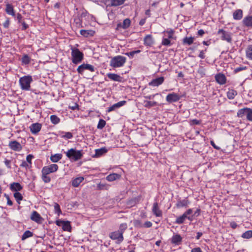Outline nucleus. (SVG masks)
I'll return each mask as SVG.
<instances>
[{
    "instance_id": "f257e3e1",
    "label": "nucleus",
    "mask_w": 252,
    "mask_h": 252,
    "mask_svg": "<svg viewBox=\"0 0 252 252\" xmlns=\"http://www.w3.org/2000/svg\"><path fill=\"white\" fill-rule=\"evenodd\" d=\"M33 79L31 75H25L20 78L19 82L22 90L29 91L31 89V84Z\"/></svg>"
},
{
    "instance_id": "f03ea898",
    "label": "nucleus",
    "mask_w": 252,
    "mask_h": 252,
    "mask_svg": "<svg viewBox=\"0 0 252 252\" xmlns=\"http://www.w3.org/2000/svg\"><path fill=\"white\" fill-rule=\"evenodd\" d=\"M71 50L72 63L75 64L80 63L84 59V54L75 47H71Z\"/></svg>"
},
{
    "instance_id": "7ed1b4c3",
    "label": "nucleus",
    "mask_w": 252,
    "mask_h": 252,
    "mask_svg": "<svg viewBox=\"0 0 252 252\" xmlns=\"http://www.w3.org/2000/svg\"><path fill=\"white\" fill-rule=\"evenodd\" d=\"M82 150H76L71 148L65 152L66 157L71 160L77 161L83 157Z\"/></svg>"
},
{
    "instance_id": "20e7f679",
    "label": "nucleus",
    "mask_w": 252,
    "mask_h": 252,
    "mask_svg": "<svg viewBox=\"0 0 252 252\" xmlns=\"http://www.w3.org/2000/svg\"><path fill=\"white\" fill-rule=\"evenodd\" d=\"M126 58L118 55L113 57L110 61V65L114 68L123 66L126 62Z\"/></svg>"
},
{
    "instance_id": "39448f33",
    "label": "nucleus",
    "mask_w": 252,
    "mask_h": 252,
    "mask_svg": "<svg viewBox=\"0 0 252 252\" xmlns=\"http://www.w3.org/2000/svg\"><path fill=\"white\" fill-rule=\"evenodd\" d=\"M109 237L111 239L116 240L117 244H120L124 240L123 232L118 230L111 232L109 234Z\"/></svg>"
},
{
    "instance_id": "423d86ee",
    "label": "nucleus",
    "mask_w": 252,
    "mask_h": 252,
    "mask_svg": "<svg viewBox=\"0 0 252 252\" xmlns=\"http://www.w3.org/2000/svg\"><path fill=\"white\" fill-rule=\"evenodd\" d=\"M85 70L94 72L95 71V67L91 64L84 63L79 65L77 69L78 73L80 74H83Z\"/></svg>"
},
{
    "instance_id": "0eeeda50",
    "label": "nucleus",
    "mask_w": 252,
    "mask_h": 252,
    "mask_svg": "<svg viewBox=\"0 0 252 252\" xmlns=\"http://www.w3.org/2000/svg\"><path fill=\"white\" fill-rule=\"evenodd\" d=\"M218 34H221V39L225 40L228 43H231L232 41V38L231 34L229 32H226L223 29H219L218 32Z\"/></svg>"
},
{
    "instance_id": "6e6552de",
    "label": "nucleus",
    "mask_w": 252,
    "mask_h": 252,
    "mask_svg": "<svg viewBox=\"0 0 252 252\" xmlns=\"http://www.w3.org/2000/svg\"><path fill=\"white\" fill-rule=\"evenodd\" d=\"M59 167L58 165L56 164H52L48 166H44L42 170L44 172H45V174H49L52 173H54L56 172L58 170Z\"/></svg>"
},
{
    "instance_id": "1a4fd4ad",
    "label": "nucleus",
    "mask_w": 252,
    "mask_h": 252,
    "mask_svg": "<svg viewBox=\"0 0 252 252\" xmlns=\"http://www.w3.org/2000/svg\"><path fill=\"white\" fill-rule=\"evenodd\" d=\"M131 21L129 19L126 18L125 19L122 23L117 24L116 30L120 31L122 29L126 30L127 29L130 25Z\"/></svg>"
},
{
    "instance_id": "9d476101",
    "label": "nucleus",
    "mask_w": 252,
    "mask_h": 252,
    "mask_svg": "<svg viewBox=\"0 0 252 252\" xmlns=\"http://www.w3.org/2000/svg\"><path fill=\"white\" fill-rule=\"evenodd\" d=\"M8 146L12 150L19 152L22 150L21 144L16 140L11 141L9 142Z\"/></svg>"
},
{
    "instance_id": "9b49d317",
    "label": "nucleus",
    "mask_w": 252,
    "mask_h": 252,
    "mask_svg": "<svg viewBox=\"0 0 252 252\" xmlns=\"http://www.w3.org/2000/svg\"><path fill=\"white\" fill-rule=\"evenodd\" d=\"M180 99V96L175 93L169 94L166 97V100L168 103L175 102L179 101Z\"/></svg>"
},
{
    "instance_id": "f8f14e48",
    "label": "nucleus",
    "mask_w": 252,
    "mask_h": 252,
    "mask_svg": "<svg viewBox=\"0 0 252 252\" xmlns=\"http://www.w3.org/2000/svg\"><path fill=\"white\" fill-rule=\"evenodd\" d=\"M30 218L31 220L38 224L41 223L43 220L40 215L36 211H33L32 212Z\"/></svg>"
},
{
    "instance_id": "ddd939ff",
    "label": "nucleus",
    "mask_w": 252,
    "mask_h": 252,
    "mask_svg": "<svg viewBox=\"0 0 252 252\" xmlns=\"http://www.w3.org/2000/svg\"><path fill=\"white\" fill-rule=\"evenodd\" d=\"M164 80V77L161 76L153 79L149 83V85L152 87H158L163 83Z\"/></svg>"
},
{
    "instance_id": "4468645a",
    "label": "nucleus",
    "mask_w": 252,
    "mask_h": 252,
    "mask_svg": "<svg viewBox=\"0 0 252 252\" xmlns=\"http://www.w3.org/2000/svg\"><path fill=\"white\" fill-rule=\"evenodd\" d=\"M152 212L153 214L157 217H161L162 216V211L159 209L157 202L153 203Z\"/></svg>"
},
{
    "instance_id": "2eb2a0df",
    "label": "nucleus",
    "mask_w": 252,
    "mask_h": 252,
    "mask_svg": "<svg viewBox=\"0 0 252 252\" xmlns=\"http://www.w3.org/2000/svg\"><path fill=\"white\" fill-rule=\"evenodd\" d=\"M126 100L120 101L108 107L107 108V112H110L111 111H114L117 109L124 106L126 104Z\"/></svg>"
},
{
    "instance_id": "dca6fc26",
    "label": "nucleus",
    "mask_w": 252,
    "mask_h": 252,
    "mask_svg": "<svg viewBox=\"0 0 252 252\" xmlns=\"http://www.w3.org/2000/svg\"><path fill=\"white\" fill-rule=\"evenodd\" d=\"M182 237L179 234H174L171 238V243L174 245L178 246L182 241Z\"/></svg>"
},
{
    "instance_id": "f3484780",
    "label": "nucleus",
    "mask_w": 252,
    "mask_h": 252,
    "mask_svg": "<svg viewBox=\"0 0 252 252\" xmlns=\"http://www.w3.org/2000/svg\"><path fill=\"white\" fill-rule=\"evenodd\" d=\"M242 25L248 28H252V16L248 15L244 18L242 20Z\"/></svg>"
},
{
    "instance_id": "a211bd4d",
    "label": "nucleus",
    "mask_w": 252,
    "mask_h": 252,
    "mask_svg": "<svg viewBox=\"0 0 252 252\" xmlns=\"http://www.w3.org/2000/svg\"><path fill=\"white\" fill-rule=\"evenodd\" d=\"M42 125L41 124L36 123L32 124L30 126V130L32 134H36L41 129Z\"/></svg>"
},
{
    "instance_id": "6ab92c4d",
    "label": "nucleus",
    "mask_w": 252,
    "mask_h": 252,
    "mask_svg": "<svg viewBox=\"0 0 252 252\" xmlns=\"http://www.w3.org/2000/svg\"><path fill=\"white\" fill-rule=\"evenodd\" d=\"M215 79L218 83L220 85L225 84L226 82V78L222 73H218L215 76Z\"/></svg>"
},
{
    "instance_id": "aec40b11",
    "label": "nucleus",
    "mask_w": 252,
    "mask_h": 252,
    "mask_svg": "<svg viewBox=\"0 0 252 252\" xmlns=\"http://www.w3.org/2000/svg\"><path fill=\"white\" fill-rule=\"evenodd\" d=\"M154 44V40L151 34H148L144 38V44L146 46H152Z\"/></svg>"
},
{
    "instance_id": "412c9836",
    "label": "nucleus",
    "mask_w": 252,
    "mask_h": 252,
    "mask_svg": "<svg viewBox=\"0 0 252 252\" xmlns=\"http://www.w3.org/2000/svg\"><path fill=\"white\" fill-rule=\"evenodd\" d=\"M22 186L19 183H12L10 185V189L12 191L17 192L22 189Z\"/></svg>"
},
{
    "instance_id": "4be33fe9",
    "label": "nucleus",
    "mask_w": 252,
    "mask_h": 252,
    "mask_svg": "<svg viewBox=\"0 0 252 252\" xmlns=\"http://www.w3.org/2000/svg\"><path fill=\"white\" fill-rule=\"evenodd\" d=\"M189 204H190V202L187 198L183 200H179L176 203V207L178 208L187 207Z\"/></svg>"
},
{
    "instance_id": "5701e85b",
    "label": "nucleus",
    "mask_w": 252,
    "mask_h": 252,
    "mask_svg": "<svg viewBox=\"0 0 252 252\" xmlns=\"http://www.w3.org/2000/svg\"><path fill=\"white\" fill-rule=\"evenodd\" d=\"M84 180L83 177H78L72 179V186L74 188L78 187L80 184Z\"/></svg>"
},
{
    "instance_id": "b1692460",
    "label": "nucleus",
    "mask_w": 252,
    "mask_h": 252,
    "mask_svg": "<svg viewBox=\"0 0 252 252\" xmlns=\"http://www.w3.org/2000/svg\"><path fill=\"white\" fill-rule=\"evenodd\" d=\"M80 33L84 37H88L89 36H93L95 33V32L94 31L91 30H81L80 31Z\"/></svg>"
},
{
    "instance_id": "393cba45",
    "label": "nucleus",
    "mask_w": 252,
    "mask_h": 252,
    "mask_svg": "<svg viewBox=\"0 0 252 252\" xmlns=\"http://www.w3.org/2000/svg\"><path fill=\"white\" fill-rule=\"evenodd\" d=\"M108 149L105 147H102L95 150V155L94 157L98 158L106 154L108 152Z\"/></svg>"
},
{
    "instance_id": "a878e982",
    "label": "nucleus",
    "mask_w": 252,
    "mask_h": 252,
    "mask_svg": "<svg viewBox=\"0 0 252 252\" xmlns=\"http://www.w3.org/2000/svg\"><path fill=\"white\" fill-rule=\"evenodd\" d=\"M59 136L65 139H70L73 137V135L70 132H65L63 131H59Z\"/></svg>"
},
{
    "instance_id": "bb28decb",
    "label": "nucleus",
    "mask_w": 252,
    "mask_h": 252,
    "mask_svg": "<svg viewBox=\"0 0 252 252\" xmlns=\"http://www.w3.org/2000/svg\"><path fill=\"white\" fill-rule=\"evenodd\" d=\"M107 76L111 80L117 82L122 81V77L118 74L115 73H108Z\"/></svg>"
},
{
    "instance_id": "cd10ccee",
    "label": "nucleus",
    "mask_w": 252,
    "mask_h": 252,
    "mask_svg": "<svg viewBox=\"0 0 252 252\" xmlns=\"http://www.w3.org/2000/svg\"><path fill=\"white\" fill-rule=\"evenodd\" d=\"M121 178V175L117 173H112L108 175L106 179L109 182H113Z\"/></svg>"
},
{
    "instance_id": "c85d7f7f",
    "label": "nucleus",
    "mask_w": 252,
    "mask_h": 252,
    "mask_svg": "<svg viewBox=\"0 0 252 252\" xmlns=\"http://www.w3.org/2000/svg\"><path fill=\"white\" fill-rule=\"evenodd\" d=\"M5 11L8 15H11L12 16H15L13 6L11 4L7 3L6 5Z\"/></svg>"
},
{
    "instance_id": "c756f323",
    "label": "nucleus",
    "mask_w": 252,
    "mask_h": 252,
    "mask_svg": "<svg viewBox=\"0 0 252 252\" xmlns=\"http://www.w3.org/2000/svg\"><path fill=\"white\" fill-rule=\"evenodd\" d=\"M22 65H28L31 62V57L27 54H24L21 59Z\"/></svg>"
},
{
    "instance_id": "7c9ffc66",
    "label": "nucleus",
    "mask_w": 252,
    "mask_h": 252,
    "mask_svg": "<svg viewBox=\"0 0 252 252\" xmlns=\"http://www.w3.org/2000/svg\"><path fill=\"white\" fill-rule=\"evenodd\" d=\"M62 158L63 155L62 154H55L51 155L50 158L53 162H57L60 160Z\"/></svg>"
},
{
    "instance_id": "2f4dec72",
    "label": "nucleus",
    "mask_w": 252,
    "mask_h": 252,
    "mask_svg": "<svg viewBox=\"0 0 252 252\" xmlns=\"http://www.w3.org/2000/svg\"><path fill=\"white\" fill-rule=\"evenodd\" d=\"M234 19L236 20H240L243 17V11L241 9L235 10L233 14Z\"/></svg>"
},
{
    "instance_id": "473e14b6",
    "label": "nucleus",
    "mask_w": 252,
    "mask_h": 252,
    "mask_svg": "<svg viewBox=\"0 0 252 252\" xmlns=\"http://www.w3.org/2000/svg\"><path fill=\"white\" fill-rule=\"evenodd\" d=\"M140 199V196L134 197L127 201V204L130 207L134 206L139 202Z\"/></svg>"
},
{
    "instance_id": "72a5a7b5",
    "label": "nucleus",
    "mask_w": 252,
    "mask_h": 252,
    "mask_svg": "<svg viewBox=\"0 0 252 252\" xmlns=\"http://www.w3.org/2000/svg\"><path fill=\"white\" fill-rule=\"evenodd\" d=\"M246 56L248 59L252 60V44L249 45L246 48Z\"/></svg>"
},
{
    "instance_id": "f704fd0d",
    "label": "nucleus",
    "mask_w": 252,
    "mask_h": 252,
    "mask_svg": "<svg viewBox=\"0 0 252 252\" xmlns=\"http://www.w3.org/2000/svg\"><path fill=\"white\" fill-rule=\"evenodd\" d=\"M194 38V37H185L183 39V44L184 45H190L193 43Z\"/></svg>"
},
{
    "instance_id": "c9c22d12",
    "label": "nucleus",
    "mask_w": 252,
    "mask_h": 252,
    "mask_svg": "<svg viewBox=\"0 0 252 252\" xmlns=\"http://www.w3.org/2000/svg\"><path fill=\"white\" fill-rule=\"evenodd\" d=\"M248 107H245L238 110L237 113V116L239 118H243L245 116H247Z\"/></svg>"
},
{
    "instance_id": "e433bc0d",
    "label": "nucleus",
    "mask_w": 252,
    "mask_h": 252,
    "mask_svg": "<svg viewBox=\"0 0 252 252\" xmlns=\"http://www.w3.org/2000/svg\"><path fill=\"white\" fill-rule=\"evenodd\" d=\"M187 216L184 213L182 215L176 218L175 223L178 224H183L187 219Z\"/></svg>"
},
{
    "instance_id": "4c0bfd02",
    "label": "nucleus",
    "mask_w": 252,
    "mask_h": 252,
    "mask_svg": "<svg viewBox=\"0 0 252 252\" xmlns=\"http://www.w3.org/2000/svg\"><path fill=\"white\" fill-rule=\"evenodd\" d=\"M237 94V92L234 89H229L227 92V97L229 99H233Z\"/></svg>"
},
{
    "instance_id": "58836bf2",
    "label": "nucleus",
    "mask_w": 252,
    "mask_h": 252,
    "mask_svg": "<svg viewBox=\"0 0 252 252\" xmlns=\"http://www.w3.org/2000/svg\"><path fill=\"white\" fill-rule=\"evenodd\" d=\"M158 104L156 101H144V106L146 108H150L152 107L158 105Z\"/></svg>"
},
{
    "instance_id": "ea45409f",
    "label": "nucleus",
    "mask_w": 252,
    "mask_h": 252,
    "mask_svg": "<svg viewBox=\"0 0 252 252\" xmlns=\"http://www.w3.org/2000/svg\"><path fill=\"white\" fill-rule=\"evenodd\" d=\"M126 0H111V6H118L122 5Z\"/></svg>"
},
{
    "instance_id": "a19ab883",
    "label": "nucleus",
    "mask_w": 252,
    "mask_h": 252,
    "mask_svg": "<svg viewBox=\"0 0 252 252\" xmlns=\"http://www.w3.org/2000/svg\"><path fill=\"white\" fill-rule=\"evenodd\" d=\"M174 32L175 31L173 29H170L168 31H164L163 33L164 34L165 36H166L165 33H167V37H168V38L176 39V37H174Z\"/></svg>"
},
{
    "instance_id": "79ce46f5",
    "label": "nucleus",
    "mask_w": 252,
    "mask_h": 252,
    "mask_svg": "<svg viewBox=\"0 0 252 252\" xmlns=\"http://www.w3.org/2000/svg\"><path fill=\"white\" fill-rule=\"evenodd\" d=\"M62 227L63 230L70 232L71 230V226L70 221H65Z\"/></svg>"
},
{
    "instance_id": "37998d69",
    "label": "nucleus",
    "mask_w": 252,
    "mask_h": 252,
    "mask_svg": "<svg viewBox=\"0 0 252 252\" xmlns=\"http://www.w3.org/2000/svg\"><path fill=\"white\" fill-rule=\"evenodd\" d=\"M14 197L15 198L17 203L20 204V201L23 200V197L21 193L19 191L15 192L14 194Z\"/></svg>"
},
{
    "instance_id": "c03bdc74",
    "label": "nucleus",
    "mask_w": 252,
    "mask_h": 252,
    "mask_svg": "<svg viewBox=\"0 0 252 252\" xmlns=\"http://www.w3.org/2000/svg\"><path fill=\"white\" fill-rule=\"evenodd\" d=\"M33 236V233L30 230H26L22 236L21 239L24 241L26 239L31 237Z\"/></svg>"
},
{
    "instance_id": "a18cd8bd",
    "label": "nucleus",
    "mask_w": 252,
    "mask_h": 252,
    "mask_svg": "<svg viewBox=\"0 0 252 252\" xmlns=\"http://www.w3.org/2000/svg\"><path fill=\"white\" fill-rule=\"evenodd\" d=\"M50 121L54 125H57L60 122V119L56 115H52L50 116Z\"/></svg>"
},
{
    "instance_id": "49530a36",
    "label": "nucleus",
    "mask_w": 252,
    "mask_h": 252,
    "mask_svg": "<svg viewBox=\"0 0 252 252\" xmlns=\"http://www.w3.org/2000/svg\"><path fill=\"white\" fill-rule=\"evenodd\" d=\"M54 213L59 216L62 214V210L60 208V205L58 203H54Z\"/></svg>"
},
{
    "instance_id": "de8ad7c7",
    "label": "nucleus",
    "mask_w": 252,
    "mask_h": 252,
    "mask_svg": "<svg viewBox=\"0 0 252 252\" xmlns=\"http://www.w3.org/2000/svg\"><path fill=\"white\" fill-rule=\"evenodd\" d=\"M42 173V176L41 178L43 180V181L45 183H48L50 182L51 181V178L49 176H48V174H45V172H44L43 171H41Z\"/></svg>"
},
{
    "instance_id": "09e8293b",
    "label": "nucleus",
    "mask_w": 252,
    "mask_h": 252,
    "mask_svg": "<svg viewBox=\"0 0 252 252\" xmlns=\"http://www.w3.org/2000/svg\"><path fill=\"white\" fill-rule=\"evenodd\" d=\"M97 188L100 190H108L110 188V185L106 183H100L97 185Z\"/></svg>"
},
{
    "instance_id": "8fccbe9b",
    "label": "nucleus",
    "mask_w": 252,
    "mask_h": 252,
    "mask_svg": "<svg viewBox=\"0 0 252 252\" xmlns=\"http://www.w3.org/2000/svg\"><path fill=\"white\" fill-rule=\"evenodd\" d=\"M197 72L200 74L201 77H203L206 75V69L204 66L200 64Z\"/></svg>"
},
{
    "instance_id": "3c124183",
    "label": "nucleus",
    "mask_w": 252,
    "mask_h": 252,
    "mask_svg": "<svg viewBox=\"0 0 252 252\" xmlns=\"http://www.w3.org/2000/svg\"><path fill=\"white\" fill-rule=\"evenodd\" d=\"M170 39H171L168 38V37L165 38L164 37H163V38L162 39L161 44L162 45L166 46H171L172 45V43H171Z\"/></svg>"
},
{
    "instance_id": "603ef678",
    "label": "nucleus",
    "mask_w": 252,
    "mask_h": 252,
    "mask_svg": "<svg viewBox=\"0 0 252 252\" xmlns=\"http://www.w3.org/2000/svg\"><path fill=\"white\" fill-rule=\"evenodd\" d=\"M241 237L245 239H250L252 238V230L246 231L242 234Z\"/></svg>"
},
{
    "instance_id": "864d4df0",
    "label": "nucleus",
    "mask_w": 252,
    "mask_h": 252,
    "mask_svg": "<svg viewBox=\"0 0 252 252\" xmlns=\"http://www.w3.org/2000/svg\"><path fill=\"white\" fill-rule=\"evenodd\" d=\"M106 125V121L103 119H100L97 126V128L99 129H102Z\"/></svg>"
},
{
    "instance_id": "5fc2aeb1",
    "label": "nucleus",
    "mask_w": 252,
    "mask_h": 252,
    "mask_svg": "<svg viewBox=\"0 0 252 252\" xmlns=\"http://www.w3.org/2000/svg\"><path fill=\"white\" fill-rule=\"evenodd\" d=\"M246 119L248 121L252 122V108L248 107Z\"/></svg>"
},
{
    "instance_id": "6e6d98bb",
    "label": "nucleus",
    "mask_w": 252,
    "mask_h": 252,
    "mask_svg": "<svg viewBox=\"0 0 252 252\" xmlns=\"http://www.w3.org/2000/svg\"><path fill=\"white\" fill-rule=\"evenodd\" d=\"M127 227V225L126 223H122V224H121V225L120 226L119 230H118V231H120V232H122L123 234L125 230L126 229Z\"/></svg>"
},
{
    "instance_id": "4d7b16f0",
    "label": "nucleus",
    "mask_w": 252,
    "mask_h": 252,
    "mask_svg": "<svg viewBox=\"0 0 252 252\" xmlns=\"http://www.w3.org/2000/svg\"><path fill=\"white\" fill-rule=\"evenodd\" d=\"M68 108L72 110H79V105L77 103H73V105H69Z\"/></svg>"
},
{
    "instance_id": "13d9d810",
    "label": "nucleus",
    "mask_w": 252,
    "mask_h": 252,
    "mask_svg": "<svg viewBox=\"0 0 252 252\" xmlns=\"http://www.w3.org/2000/svg\"><path fill=\"white\" fill-rule=\"evenodd\" d=\"M133 223L134 226L136 227L141 228L143 227V224L139 220H135Z\"/></svg>"
},
{
    "instance_id": "bf43d9fd",
    "label": "nucleus",
    "mask_w": 252,
    "mask_h": 252,
    "mask_svg": "<svg viewBox=\"0 0 252 252\" xmlns=\"http://www.w3.org/2000/svg\"><path fill=\"white\" fill-rule=\"evenodd\" d=\"M201 124V121L198 120L197 119H192L190 121V125L191 126L193 125H199Z\"/></svg>"
},
{
    "instance_id": "052dcab7",
    "label": "nucleus",
    "mask_w": 252,
    "mask_h": 252,
    "mask_svg": "<svg viewBox=\"0 0 252 252\" xmlns=\"http://www.w3.org/2000/svg\"><path fill=\"white\" fill-rule=\"evenodd\" d=\"M17 20H18V23H21L22 22L24 21L23 20V17L20 13H17L16 15Z\"/></svg>"
},
{
    "instance_id": "680f3d73",
    "label": "nucleus",
    "mask_w": 252,
    "mask_h": 252,
    "mask_svg": "<svg viewBox=\"0 0 252 252\" xmlns=\"http://www.w3.org/2000/svg\"><path fill=\"white\" fill-rule=\"evenodd\" d=\"M206 50L207 49H205L204 50L200 51L198 55V57L201 59H204L205 58V53Z\"/></svg>"
},
{
    "instance_id": "e2e57ef3",
    "label": "nucleus",
    "mask_w": 252,
    "mask_h": 252,
    "mask_svg": "<svg viewBox=\"0 0 252 252\" xmlns=\"http://www.w3.org/2000/svg\"><path fill=\"white\" fill-rule=\"evenodd\" d=\"M33 158V156L32 155H31V154L28 155L26 158V160H27L26 162L27 163H29L30 164H32V160Z\"/></svg>"
},
{
    "instance_id": "0e129e2a",
    "label": "nucleus",
    "mask_w": 252,
    "mask_h": 252,
    "mask_svg": "<svg viewBox=\"0 0 252 252\" xmlns=\"http://www.w3.org/2000/svg\"><path fill=\"white\" fill-rule=\"evenodd\" d=\"M247 69V67L246 66H239V67H237L236 68H235V72L236 73L237 72H240L241 71H242V70H245Z\"/></svg>"
},
{
    "instance_id": "69168bd1",
    "label": "nucleus",
    "mask_w": 252,
    "mask_h": 252,
    "mask_svg": "<svg viewBox=\"0 0 252 252\" xmlns=\"http://www.w3.org/2000/svg\"><path fill=\"white\" fill-rule=\"evenodd\" d=\"M152 223L150 221H146L144 224L143 225V227H146V228H150L152 227Z\"/></svg>"
},
{
    "instance_id": "338daca9",
    "label": "nucleus",
    "mask_w": 252,
    "mask_h": 252,
    "mask_svg": "<svg viewBox=\"0 0 252 252\" xmlns=\"http://www.w3.org/2000/svg\"><path fill=\"white\" fill-rule=\"evenodd\" d=\"M65 221L61 220H58L56 221L55 223L59 226H63V223Z\"/></svg>"
},
{
    "instance_id": "774afa93",
    "label": "nucleus",
    "mask_w": 252,
    "mask_h": 252,
    "mask_svg": "<svg viewBox=\"0 0 252 252\" xmlns=\"http://www.w3.org/2000/svg\"><path fill=\"white\" fill-rule=\"evenodd\" d=\"M22 24V27L21 28V30L22 31H25L28 28H29V26L28 24H27L25 21H23L21 23Z\"/></svg>"
}]
</instances>
